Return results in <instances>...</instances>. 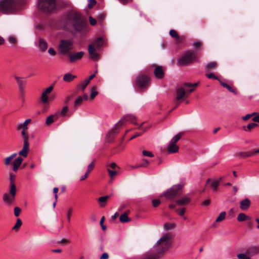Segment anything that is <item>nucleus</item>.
<instances>
[{"label": "nucleus", "instance_id": "nucleus-1", "mask_svg": "<svg viewBox=\"0 0 259 259\" xmlns=\"http://www.w3.org/2000/svg\"><path fill=\"white\" fill-rule=\"evenodd\" d=\"M62 23L65 28H73L76 31L83 30L87 25L81 15L76 12L68 13L62 20Z\"/></svg>", "mask_w": 259, "mask_h": 259}, {"label": "nucleus", "instance_id": "nucleus-2", "mask_svg": "<svg viewBox=\"0 0 259 259\" xmlns=\"http://www.w3.org/2000/svg\"><path fill=\"white\" fill-rule=\"evenodd\" d=\"M171 244V236L169 234H166L157 241L152 250L160 256L168 250Z\"/></svg>", "mask_w": 259, "mask_h": 259}, {"label": "nucleus", "instance_id": "nucleus-3", "mask_svg": "<svg viewBox=\"0 0 259 259\" xmlns=\"http://www.w3.org/2000/svg\"><path fill=\"white\" fill-rule=\"evenodd\" d=\"M24 4L23 1L15 0L0 1V12L3 14H13L17 11L20 6Z\"/></svg>", "mask_w": 259, "mask_h": 259}, {"label": "nucleus", "instance_id": "nucleus-4", "mask_svg": "<svg viewBox=\"0 0 259 259\" xmlns=\"http://www.w3.org/2000/svg\"><path fill=\"white\" fill-rule=\"evenodd\" d=\"M194 61H198L197 54L194 51L189 50L178 60V64L180 66H187Z\"/></svg>", "mask_w": 259, "mask_h": 259}, {"label": "nucleus", "instance_id": "nucleus-5", "mask_svg": "<svg viewBox=\"0 0 259 259\" xmlns=\"http://www.w3.org/2000/svg\"><path fill=\"white\" fill-rule=\"evenodd\" d=\"M38 7L45 12H50L55 9L56 0H38Z\"/></svg>", "mask_w": 259, "mask_h": 259}, {"label": "nucleus", "instance_id": "nucleus-6", "mask_svg": "<svg viewBox=\"0 0 259 259\" xmlns=\"http://www.w3.org/2000/svg\"><path fill=\"white\" fill-rule=\"evenodd\" d=\"M73 48V42L71 39H62L60 40L59 49L60 53L62 55H66L70 53Z\"/></svg>", "mask_w": 259, "mask_h": 259}, {"label": "nucleus", "instance_id": "nucleus-7", "mask_svg": "<svg viewBox=\"0 0 259 259\" xmlns=\"http://www.w3.org/2000/svg\"><path fill=\"white\" fill-rule=\"evenodd\" d=\"M183 185L181 184L175 185L169 189L167 190L163 194L168 199H172L175 196L181 194V191L183 188Z\"/></svg>", "mask_w": 259, "mask_h": 259}, {"label": "nucleus", "instance_id": "nucleus-8", "mask_svg": "<svg viewBox=\"0 0 259 259\" xmlns=\"http://www.w3.org/2000/svg\"><path fill=\"white\" fill-rule=\"evenodd\" d=\"M136 82L140 88H145L149 83V78L147 75H139L137 77Z\"/></svg>", "mask_w": 259, "mask_h": 259}, {"label": "nucleus", "instance_id": "nucleus-9", "mask_svg": "<svg viewBox=\"0 0 259 259\" xmlns=\"http://www.w3.org/2000/svg\"><path fill=\"white\" fill-rule=\"evenodd\" d=\"M54 85H51L48 88H46L42 93L40 97V99L43 103H47L49 100L48 94H49L53 90Z\"/></svg>", "mask_w": 259, "mask_h": 259}, {"label": "nucleus", "instance_id": "nucleus-10", "mask_svg": "<svg viewBox=\"0 0 259 259\" xmlns=\"http://www.w3.org/2000/svg\"><path fill=\"white\" fill-rule=\"evenodd\" d=\"M84 54V52L82 51H80L75 53H69L68 54L69 60L71 62H74L76 61L80 60L83 56Z\"/></svg>", "mask_w": 259, "mask_h": 259}, {"label": "nucleus", "instance_id": "nucleus-11", "mask_svg": "<svg viewBox=\"0 0 259 259\" xmlns=\"http://www.w3.org/2000/svg\"><path fill=\"white\" fill-rule=\"evenodd\" d=\"M136 120V117L135 116L133 115H127L122 117V118L119 120L116 124V126H121L123 123L124 121H130L131 122L136 124L135 122V120Z\"/></svg>", "mask_w": 259, "mask_h": 259}, {"label": "nucleus", "instance_id": "nucleus-12", "mask_svg": "<svg viewBox=\"0 0 259 259\" xmlns=\"http://www.w3.org/2000/svg\"><path fill=\"white\" fill-rule=\"evenodd\" d=\"M15 199V197L13 196L8 193H4L3 195V201L4 203L8 206H11L12 205Z\"/></svg>", "mask_w": 259, "mask_h": 259}, {"label": "nucleus", "instance_id": "nucleus-13", "mask_svg": "<svg viewBox=\"0 0 259 259\" xmlns=\"http://www.w3.org/2000/svg\"><path fill=\"white\" fill-rule=\"evenodd\" d=\"M155 67L154 74L156 78L159 79L163 78L164 77V72L162 66L155 65Z\"/></svg>", "mask_w": 259, "mask_h": 259}, {"label": "nucleus", "instance_id": "nucleus-14", "mask_svg": "<svg viewBox=\"0 0 259 259\" xmlns=\"http://www.w3.org/2000/svg\"><path fill=\"white\" fill-rule=\"evenodd\" d=\"M119 128V126H116L115 125L112 131L108 133L106 136V141L107 142H111L113 140L114 135L118 133Z\"/></svg>", "mask_w": 259, "mask_h": 259}, {"label": "nucleus", "instance_id": "nucleus-15", "mask_svg": "<svg viewBox=\"0 0 259 259\" xmlns=\"http://www.w3.org/2000/svg\"><path fill=\"white\" fill-rule=\"evenodd\" d=\"M29 151V142H23L22 149L19 152L18 154L24 157H26Z\"/></svg>", "mask_w": 259, "mask_h": 259}, {"label": "nucleus", "instance_id": "nucleus-16", "mask_svg": "<svg viewBox=\"0 0 259 259\" xmlns=\"http://www.w3.org/2000/svg\"><path fill=\"white\" fill-rule=\"evenodd\" d=\"M187 93L182 87L178 88L176 91V100L180 101L187 97Z\"/></svg>", "mask_w": 259, "mask_h": 259}, {"label": "nucleus", "instance_id": "nucleus-17", "mask_svg": "<svg viewBox=\"0 0 259 259\" xmlns=\"http://www.w3.org/2000/svg\"><path fill=\"white\" fill-rule=\"evenodd\" d=\"M89 53L90 58L94 61H97L99 59V55L96 52V49L92 45H89Z\"/></svg>", "mask_w": 259, "mask_h": 259}, {"label": "nucleus", "instance_id": "nucleus-18", "mask_svg": "<svg viewBox=\"0 0 259 259\" xmlns=\"http://www.w3.org/2000/svg\"><path fill=\"white\" fill-rule=\"evenodd\" d=\"M251 205L250 200L246 198L240 202V207L242 210H247Z\"/></svg>", "mask_w": 259, "mask_h": 259}, {"label": "nucleus", "instance_id": "nucleus-19", "mask_svg": "<svg viewBox=\"0 0 259 259\" xmlns=\"http://www.w3.org/2000/svg\"><path fill=\"white\" fill-rule=\"evenodd\" d=\"M36 46L41 52H45L48 48L47 42L42 38H39Z\"/></svg>", "mask_w": 259, "mask_h": 259}, {"label": "nucleus", "instance_id": "nucleus-20", "mask_svg": "<svg viewBox=\"0 0 259 259\" xmlns=\"http://www.w3.org/2000/svg\"><path fill=\"white\" fill-rule=\"evenodd\" d=\"M23 159L21 157H18L15 159L12 162L13 170L15 172L17 171L19 166L21 164Z\"/></svg>", "mask_w": 259, "mask_h": 259}, {"label": "nucleus", "instance_id": "nucleus-21", "mask_svg": "<svg viewBox=\"0 0 259 259\" xmlns=\"http://www.w3.org/2000/svg\"><path fill=\"white\" fill-rule=\"evenodd\" d=\"M179 151V147L175 143L170 142L167 147V152L169 154L177 153Z\"/></svg>", "mask_w": 259, "mask_h": 259}, {"label": "nucleus", "instance_id": "nucleus-22", "mask_svg": "<svg viewBox=\"0 0 259 259\" xmlns=\"http://www.w3.org/2000/svg\"><path fill=\"white\" fill-rule=\"evenodd\" d=\"M160 256L151 250L149 253L145 254L141 259H159Z\"/></svg>", "mask_w": 259, "mask_h": 259}, {"label": "nucleus", "instance_id": "nucleus-23", "mask_svg": "<svg viewBox=\"0 0 259 259\" xmlns=\"http://www.w3.org/2000/svg\"><path fill=\"white\" fill-rule=\"evenodd\" d=\"M189 201L190 198L187 196H184L177 200L176 203L179 205H182L187 204Z\"/></svg>", "mask_w": 259, "mask_h": 259}, {"label": "nucleus", "instance_id": "nucleus-24", "mask_svg": "<svg viewBox=\"0 0 259 259\" xmlns=\"http://www.w3.org/2000/svg\"><path fill=\"white\" fill-rule=\"evenodd\" d=\"M143 123L141 124V125L139 126V129H141L142 130H143V132H140V133H136L135 134V135L130 138V140H132L134 138H136L139 136H141L144 133H145V132H146L149 128V126H148V127H142V125H143Z\"/></svg>", "mask_w": 259, "mask_h": 259}, {"label": "nucleus", "instance_id": "nucleus-25", "mask_svg": "<svg viewBox=\"0 0 259 259\" xmlns=\"http://www.w3.org/2000/svg\"><path fill=\"white\" fill-rule=\"evenodd\" d=\"M76 77V76L75 75H72L70 73H67L64 75L63 79V80L65 82H70Z\"/></svg>", "mask_w": 259, "mask_h": 259}, {"label": "nucleus", "instance_id": "nucleus-26", "mask_svg": "<svg viewBox=\"0 0 259 259\" xmlns=\"http://www.w3.org/2000/svg\"><path fill=\"white\" fill-rule=\"evenodd\" d=\"M220 82L221 84L224 87L228 90V91L231 93H234V94H237V92L235 89H233L232 87H231L229 84L227 83L222 82V81L220 80Z\"/></svg>", "mask_w": 259, "mask_h": 259}, {"label": "nucleus", "instance_id": "nucleus-27", "mask_svg": "<svg viewBox=\"0 0 259 259\" xmlns=\"http://www.w3.org/2000/svg\"><path fill=\"white\" fill-rule=\"evenodd\" d=\"M93 43L94 46V47H95L96 48H100L102 47L104 44L102 38L101 37H99L96 39Z\"/></svg>", "mask_w": 259, "mask_h": 259}, {"label": "nucleus", "instance_id": "nucleus-28", "mask_svg": "<svg viewBox=\"0 0 259 259\" xmlns=\"http://www.w3.org/2000/svg\"><path fill=\"white\" fill-rule=\"evenodd\" d=\"M31 122L30 119H27L23 123L19 124L18 125V128L20 130L21 128H24V130H27V125Z\"/></svg>", "mask_w": 259, "mask_h": 259}, {"label": "nucleus", "instance_id": "nucleus-29", "mask_svg": "<svg viewBox=\"0 0 259 259\" xmlns=\"http://www.w3.org/2000/svg\"><path fill=\"white\" fill-rule=\"evenodd\" d=\"M83 102V98L81 96H78L75 100L74 103V107L76 109L78 106H80Z\"/></svg>", "mask_w": 259, "mask_h": 259}, {"label": "nucleus", "instance_id": "nucleus-30", "mask_svg": "<svg viewBox=\"0 0 259 259\" xmlns=\"http://www.w3.org/2000/svg\"><path fill=\"white\" fill-rule=\"evenodd\" d=\"M89 83V80H84V81L80 82V83L77 85V88L83 91L86 88Z\"/></svg>", "mask_w": 259, "mask_h": 259}, {"label": "nucleus", "instance_id": "nucleus-31", "mask_svg": "<svg viewBox=\"0 0 259 259\" xmlns=\"http://www.w3.org/2000/svg\"><path fill=\"white\" fill-rule=\"evenodd\" d=\"M119 220L121 223H126L130 221V219L128 217L127 214L124 213L120 216Z\"/></svg>", "mask_w": 259, "mask_h": 259}, {"label": "nucleus", "instance_id": "nucleus-32", "mask_svg": "<svg viewBox=\"0 0 259 259\" xmlns=\"http://www.w3.org/2000/svg\"><path fill=\"white\" fill-rule=\"evenodd\" d=\"M249 219V217L244 213H240L237 217V221L238 222H242Z\"/></svg>", "mask_w": 259, "mask_h": 259}, {"label": "nucleus", "instance_id": "nucleus-33", "mask_svg": "<svg viewBox=\"0 0 259 259\" xmlns=\"http://www.w3.org/2000/svg\"><path fill=\"white\" fill-rule=\"evenodd\" d=\"M226 215L225 211H222L218 217L215 220V223L220 222L225 220Z\"/></svg>", "mask_w": 259, "mask_h": 259}, {"label": "nucleus", "instance_id": "nucleus-34", "mask_svg": "<svg viewBox=\"0 0 259 259\" xmlns=\"http://www.w3.org/2000/svg\"><path fill=\"white\" fill-rule=\"evenodd\" d=\"M183 135V133H179L172 138L170 142L176 144V143L180 140Z\"/></svg>", "mask_w": 259, "mask_h": 259}, {"label": "nucleus", "instance_id": "nucleus-35", "mask_svg": "<svg viewBox=\"0 0 259 259\" xmlns=\"http://www.w3.org/2000/svg\"><path fill=\"white\" fill-rule=\"evenodd\" d=\"M250 151H249V152H240L237 154L238 156L239 157L243 158L251 157V155H250Z\"/></svg>", "mask_w": 259, "mask_h": 259}, {"label": "nucleus", "instance_id": "nucleus-36", "mask_svg": "<svg viewBox=\"0 0 259 259\" xmlns=\"http://www.w3.org/2000/svg\"><path fill=\"white\" fill-rule=\"evenodd\" d=\"M22 131L21 132V134L22 136L23 142H28L29 136L26 132L27 130H24V128H22Z\"/></svg>", "mask_w": 259, "mask_h": 259}, {"label": "nucleus", "instance_id": "nucleus-37", "mask_svg": "<svg viewBox=\"0 0 259 259\" xmlns=\"http://www.w3.org/2000/svg\"><path fill=\"white\" fill-rule=\"evenodd\" d=\"M10 193L12 196L15 197L16 194V187L15 184L10 185Z\"/></svg>", "mask_w": 259, "mask_h": 259}, {"label": "nucleus", "instance_id": "nucleus-38", "mask_svg": "<svg viewBox=\"0 0 259 259\" xmlns=\"http://www.w3.org/2000/svg\"><path fill=\"white\" fill-rule=\"evenodd\" d=\"M217 65V63L215 62H211L206 64L205 67L207 69H214Z\"/></svg>", "mask_w": 259, "mask_h": 259}, {"label": "nucleus", "instance_id": "nucleus-39", "mask_svg": "<svg viewBox=\"0 0 259 259\" xmlns=\"http://www.w3.org/2000/svg\"><path fill=\"white\" fill-rule=\"evenodd\" d=\"M98 93L96 91L95 87H93L91 90L90 98L91 99H94L95 97L98 95Z\"/></svg>", "mask_w": 259, "mask_h": 259}, {"label": "nucleus", "instance_id": "nucleus-40", "mask_svg": "<svg viewBox=\"0 0 259 259\" xmlns=\"http://www.w3.org/2000/svg\"><path fill=\"white\" fill-rule=\"evenodd\" d=\"M18 85L19 86V89L21 92L23 91L24 86L26 83V81L22 80V79L20 80L18 82Z\"/></svg>", "mask_w": 259, "mask_h": 259}, {"label": "nucleus", "instance_id": "nucleus-41", "mask_svg": "<svg viewBox=\"0 0 259 259\" xmlns=\"http://www.w3.org/2000/svg\"><path fill=\"white\" fill-rule=\"evenodd\" d=\"M22 223L20 219H18L16 221V223L13 227V230H18L22 225Z\"/></svg>", "mask_w": 259, "mask_h": 259}, {"label": "nucleus", "instance_id": "nucleus-42", "mask_svg": "<svg viewBox=\"0 0 259 259\" xmlns=\"http://www.w3.org/2000/svg\"><path fill=\"white\" fill-rule=\"evenodd\" d=\"M8 40L11 44L15 45L17 43V38L15 36H9L8 38Z\"/></svg>", "mask_w": 259, "mask_h": 259}, {"label": "nucleus", "instance_id": "nucleus-43", "mask_svg": "<svg viewBox=\"0 0 259 259\" xmlns=\"http://www.w3.org/2000/svg\"><path fill=\"white\" fill-rule=\"evenodd\" d=\"M169 34L172 37H175L177 39L179 38V34H178V32L174 29H171L170 30Z\"/></svg>", "mask_w": 259, "mask_h": 259}, {"label": "nucleus", "instance_id": "nucleus-44", "mask_svg": "<svg viewBox=\"0 0 259 259\" xmlns=\"http://www.w3.org/2000/svg\"><path fill=\"white\" fill-rule=\"evenodd\" d=\"M219 184V181H215L211 182V186L213 189V191H215L217 190Z\"/></svg>", "mask_w": 259, "mask_h": 259}, {"label": "nucleus", "instance_id": "nucleus-45", "mask_svg": "<svg viewBox=\"0 0 259 259\" xmlns=\"http://www.w3.org/2000/svg\"><path fill=\"white\" fill-rule=\"evenodd\" d=\"M107 171L109 172L111 179H112L117 174V172L116 171L111 170L109 168H107Z\"/></svg>", "mask_w": 259, "mask_h": 259}, {"label": "nucleus", "instance_id": "nucleus-46", "mask_svg": "<svg viewBox=\"0 0 259 259\" xmlns=\"http://www.w3.org/2000/svg\"><path fill=\"white\" fill-rule=\"evenodd\" d=\"M94 164H95V161H93L88 165V170L86 172L88 174H89L90 173V172L94 169Z\"/></svg>", "mask_w": 259, "mask_h": 259}, {"label": "nucleus", "instance_id": "nucleus-47", "mask_svg": "<svg viewBox=\"0 0 259 259\" xmlns=\"http://www.w3.org/2000/svg\"><path fill=\"white\" fill-rule=\"evenodd\" d=\"M53 117H54V115H52L47 117L46 121V124L50 125L53 122V121H54Z\"/></svg>", "mask_w": 259, "mask_h": 259}, {"label": "nucleus", "instance_id": "nucleus-48", "mask_svg": "<svg viewBox=\"0 0 259 259\" xmlns=\"http://www.w3.org/2000/svg\"><path fill=\"white\" fill-rule=\"evenodd\" d=\"M12 158L10 157V156H8L6 158H5L4 160V164L6 166L9 165L12 160Z\"/></svg>", "mask_w": 259, "mask_h": 259}, {"label": "nucleus", "instance_id": "nucleus-49", "mask_svg": "<svg viewBox=\"0 0 259 259\" xmlns=\"http://www.w3.org/2000/svg\"><path fill=\"white\" fill-rule=\"evenodd\" d=\"M68 111V108L67 106H64L61 111L60 112V114L62 116H65L66 114V113Z\"/></svg>", "mask_w": 259, "mask_h": 259}, {"label": "nucleus", "instance_id": "nucleus-50", "mask_svg": "<svg viewBox=\"0 0 259 259\" xmlns=\"http://www.w3.org/2000/svg\"><path fill=\"white\" fill-rule=\"evenodd\" d=\"M142 154L144 156H148V157H153V156H154V155L152 153H151L150 151H146V150H143L142 151Z\"/></svg>", "mask_w": 259, "mask_h": 259}, {"label": "nucleus", "instance_id": "nucleus-51", "mask_svg": "<svg viewBox=\"0 0 259 259\" xmlns=\"http://www.w3.org/2000/svg\"><path fill=\"white\" fill-rule=\"evenodd\" d=\"M21 209L18 207H15L14 209V215L17 217L20 215Z\"/></svg>", "mask_w": 259, "mask_h": 259}, {"label": "nucleus", "instance_id": "nucleus-52", "mask_svg": "<svg viewBox=\"0 0 259 259\" xmlns=\"http://www.w3.org/2000/svg\"><path fill=\"white\" fill-rule=\"evenodd\" d=\"M239 259H250V257L244 253H240L237 255Z\"/></svg>", "mask_w": 259, "mask_h": 259}, {"label": "nucleus", "instance_id": "nucleus-53", "mask_svg": "<svg viewBox=\"0 0 259 259\" xmlns=\"http://www.w3.org/2000/svg\"><path fill=\"white\" fill-rule=\"evenodd\" d=\"M16 176L15 175L10 173V185L15 184L14 181L15 180Z\"/></svg>", "mask_w": 259, "mask_h": 259}, {"label": "nucleus", "instance_id": "nucleus-54", "mask_svg": "<svg viewBox=\"0 0 259 259\" xmlns=\"http://www.w3.org/2000/svg\"><path fill=\"white\" fill-rule=\"evenodd\" d=\"M105 221V218L104 217H102L100 221V224L101 226V228L103 230L105 231L106 229V227L104 225V222Z\"/></svg>", "mask_w": 259, "mask_h": 259}, {"label": "nucleus", "instance_id": "nucleus-55", "mask_svg": "<svg viewBox=\"0 0 259 259\" xmlns=\"http://www.w3.org/2000/svg\"><path fill=\"white\" fill-rule=\"evenodd\" d=\"M251 156H255L259 154V148L253 149L250 151Z\"/></svg>", "mask_w": 259, "mask_h": 259}, {"label": "nucleus", "instance_id": "nucleus-56", "mask_svg": "<svg viewBox=\"0 0 259 259\" xmlns=\"http://www.w3.org/2000/svg\"><path fill=\"white\" fill-rule=\"evenodd\" d=\"M109 198V196H102L99 198L98 201L101 203L105 202Z\"/></svg>", "mask_w": 259, "mask_h": 259}, {"label": "nucleus", "instance_id": "nucleus-57", "mask_svg": "<svg viewBox=\"0 0 259 259\" xmlns=\"http://www.w3.org/2000/svg\"><path fill=\"white\" fill-rule=\"evenodd\" d=\"M206 76L208 78H213V79H214L219 80V78L217 76H215L213 74V73H210L206 74Z\"/></svg>", "mask_w": 259, "mask_h": 259}, {"label": "nucleus", "instance_id": "nucleus-58", "mask_svg": "<svg viewBox=\"0 0 259 259\" xmlns=\"http://www.w3.org/2000/svg\"><path fill=\"white\" fill-rule=\"evenodd\" d=\"M164 228L165 229L168 230L174 228V225L172 224H165L164 225Z\"/></svg>", "mask_w": 259, "mask_h": 259}, {"label": "nucleus", "instance_id": "nucleus-59", "mask_svg": "<svg viewBox=\"0 0 259 259\" xmlns=\"http://www.w3.org/2000/svg\"><path fill=\"white\" fill-rule=\"evenodd\" d=\"M72 210V209L71 208H69L68 209V211H67V220H68V222H70V216L71 214Z\"/></svg>", "mask_w": 259, "mask_h": 259}, {"label": "nucleus", "instance_id": "nucleus-60", "mask_svg": "<svg viewBox=\"0 0 259 259\" xmlns=\"http://www.w3.org/2000/svg\"><path fill=\"white\" fill-rule=\"evenodd\" d=\"M257 124L254 122L250 123L247 125V128L248 130H250L251 128L256 127Z\"/></svg>", "mask_w": 259, "mask_h": 259}, {"label": "nucleus", "instance_id": "nucleus-61", "mask_svg": "<svg viewBox=\"0 0 259 259\" xmlns=\"http://www.w3.org/2000/svg\"><path fill=\"white\" fill-rule=\"evenodd\" d=\"M160 203V201L158 199H154L152 200V205L154 207L157 206Z\"/></svg>", "mask_w": 259, "mask_h": 259}, {"label": "nucleus", "instance_id": "nucleus-62", "mask_svg": "<svg viewBox=\"0 0 259 259\" xmlns=\"http://www.w3.org/2000/svg\"><path fill=\"white\" fill-rule=\"evenodd\" d=\"M96 4L95 0H90L88 7L89 8H92Z\"/></svg>", "mask_w": 259, "mask_h": 259}, {"label": "nucleus", "instance_id": "nucleus-63", "mask_svg": "<svg viewBox=\"0 0 259 259\" xmlns=\"http://www.w3.org/2000/svg\"><path fill=\"white\" fill-rule=\"evenodd\" d=\"M89 21H90V23L91 25H95L96 24V23H97L96 20L91 16H90L89 17Z\"/></svg>", "mask_w": 259, "mask_h": 259}, {"label": "nucleus", "instance_id": "nucleus-64", "mask_svg": "<svg viewBox=\"0 0 259 259\" xmlns=\"http://www.w3.org/2000/svg\"><path fill=\"white\" fill-rule=\"evenodd\" d=\"M109 255L107 253H103L100 257V259H108Z\"/></svg>", "mask_w": 259, "mask_h": 259}]
</instances>
